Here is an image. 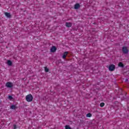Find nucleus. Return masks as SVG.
<instances>
[{
    "label": "nucleus",
    "mask_w": 129,
    "mask_h": 129,
    "mask_svg": "<svg viewBox=\"0 0 129 129\" xmlns=\"http://www.w3.org/2000/svg\"><path fill=\"white\" fill-rule=\"evenodd\" d=\"M5 16L7 17V18H12V16L11 15V14L8 13V12H6L5 13Z\"/></svg>",
    "instance_id": "obj_10"
},
{
    "label": "nucleus",
    "mask_w": 129,
    "mask_h": 129,
    "mask_svg": "<svg viewBox=\"0 0 129 129\" xmlns=\"http://www.w3.org/2000/svg\"><path fill=\"white\" fill-rule=\"evenodd\" d=\"M122 51L123 53V54H128V49H127V47H126V46H123L122 48Z\"/></svg>",
    "instance_id": "obj_2"
},
{
    "label": "nucleus",
    "mask_w": 129,
    "mask_h": 129,
    "mask_svg": "<svg viewBox=\"0 0 129 129\" xmlns=\"http://www.w3.org/2000/svg\"><path fill=\"white\" fill-rule=\"evenodd\" d=\"M118 67H120L121 68H123V67H124V65L121 62H119L118 63Z\"/></svg>",
    "instance_id": "obj_9"
},
{
    "label": "nucleus",
    "mask_w": 129,
    "mask_h": 129,
    "mask_svg": "<svg viewBox=\"0 0 129 129\" xmlns=\"http://www.w3.org/2000/svg\"><path fill=\"white\" fill-rule=\"evenodd\" d=\"M67 55H68V51L64 52L62 55V58L66 59V56H67Z\"/></svg>",
    "instance_id": "obj_8"
},
{
    "label": "nucleus",
    "mask_w": 129,
    "mask_h": 129,
    "mask_svg": "<svg viewBox=\"0 0 129 129\" xmlns=\"http://www.w3.org/2000/svg\"><path fill=\"white\" fill-rule=\"evenodd\" d=\"M11 109H17V107L15 105H12L10 107Z\"/></svg>",
    "instance_id": "obj_12"
},
{
    "label": "nucleus",
    "mask_w": 129,
    "mask_h": 129,
    "mask_svg": "<svg viewBox=\"0 0 129 129\" xmlns=\"http://www.w3.org/2000/svg\"><path fill=\"white\" fill-rule=\"evenodd\" d=\"M57 50V48L55 46H52L50 51L52 53H54V52H56V50Z\"/></svg>",
    "instance_id": "obj_6"
},
{
    "label": "nucleus",
    "mask_w": 129,
    "mask_h": 129,
    "mask_svg": "<svg viewBox=\"0 0 129 129\" xmlns=\"http://www.w3.org/2000/svg\"><path fill=\"white\" fill-rule=\"evenodd\" d=\"M91 116H92V114L90 113L87 114V117H91Z\"/></svg>",
    "instance_id": "obj_14"
},
{
    "label": "nucleus",
    "mask_w": 129,
    "mask_h": 129,
    "mask_svg": "<svg viewBox=\"0 0 129 129\" xmlns=\"http://www.w3.org/2000/svg\"><path fill=\"white\" fill-rule=\"evenodd\" d=\"M66 26L68 28H70L72 27V23L71 22H67L66 23Z\"/></svg>",
    "instance_id": "obj_7"
},
{
    "label": "nucleus",
    "mask_w": 129,
    "mask_h": 129,
    "mask_svg": "<svg viewBox=\"0 0 129 129\" xmlns=\"http://www.w3.org/2000/svg\"><path fill=\"white\" fill-rule=\"evenodd\" d=\"M80 4L77 3L74 5L75 10H78V9H80Z\"/></svg>",
    "instance_id": "obj_5"
},
{
    "label": "nucleus",
    "mask_w": 129,
    "mask_h": 129,
    "mask_svg": "<svg viewBox=\"0 0 129 129\" xmlns=\"http://www.w3.org/2000/svg\"><path fill=\"white\" fill-rule=\"evenodd\" d=\"M125 81H128V79H126Z\"/></svg>",
    "instance_id": "obj_19"
},
{
    "label": "nucleus",
    "mask_w": 129,
    "mask_h": 129,
    "mask_svg": "<svg viewBox=\"0 0 129 129\" xmlns=\"http://www.w3.org/2000/svg\"><path fill=\"white\" fill-rule=\"evenodd\" d=\"M44 71L46 73L49 72V69L47 67H44Z\"/></svg>",
    "instance_id": "obj_13"
},
{
    "label": "nucleus",
    "mask_w": 129,
    "mask_h": 129,
    "mask_svg": "<svg viewBox=\"0 0 129 129\" xmlns=\"http://www.w3.org/2000/svg\"><path fill=\"white\" fill-rule=\"evenodd\" d=\"M104 103H103V102H102V103H101L100 104V106L101 107H103V106H104Z\"/></svg>",
    "instance_id": "obj_17"
},
{
    "label": "nucleus",
    "mask_w": 129,
    "mask_h": 129,
    "mask_svg": "<svg viewBox=\"0 0 129 129\" xmlns=\"http://www.w3.org/2000/svg\"><path fill=\"white\" fill-rule=\"evenodd\" d=\"M6 86L8 87V88H12L13 86H14L13 83L8 82L6 83Z\"/></svg>",
    "instance_id": "obj_3"
},
{
    "label": "nucleus",
    "mask_w": 129,
    "mask_h": 129,
    "mask_svg": "<svg viewBox=\"0 0 129 129\" xmlns=\"http://www.w3.org/2000/svg\"><path fill=\"white\" fill-rule=\"evenodd\" d=\"M14 129H17V125L16 124L14 125Z\"/></svg>",
    "instance_id": "obj_18"
},
{
    "label": "nucleus",
    "mask_w": 129,
    "mask_h": 129,
    "mask_svg": "<svg viewBox=\"0 0 129 129\" xmlns=\"http://www.w3.org/2000/svg\"><path fill=\"white\" fill-rule=\"evenodd\" d=\"M7 64L9 65V66H12V65H13V62H12L11 60H8Z\"/></svg>",
    "instance_id": "obj_11"
},
{
    "label": "nucleus",
    "mask_w": 129,
    "mask_h": 129,
    "mask_svg": "<svg viewBox=\"0 0 129 129\" xmlns=\"http://www.w3.org/2000/svg\"><path fill=\"white\" fill-rule=\"evenodd\" d=\"M8 98L9 99H10V100H13V99H14V98H13V96L9 95L8 96Z\"/></svg>",
    "instance_id": "obj_16"
},
{
    "label": "nucleus",
    "mask_w": 129,
    "mask_h": 129,
    "mask_svg": "<svg viewBox=\"0 0 129 129\" xmlns=\"http://www.w3.org/2000/svg\"><path fill=\"white\" fill-rule=\"evenodd\" d=\"M65 128L66 129H72L71 127H70V126H69V125H67L65 126Z\"/></svg>",
    "instance_id": "obj_15"
},
{
    "label": "nucleus",
    "mask_w": 129,
    "mask_h": 129,
    "mask_svg": "<svg viewBox=\"0 0 129 129\" xmlns=\"http://www.w3.org/2000/svg\"><path fill=\"white\" fill-rule=\"evenodd\" d=\"M115 69V66L114 64H111L109 66V71H114Z\"/></svg>",
    "instance_id": "obj_4"
},
{
    "label": "nucleus",
    "mask_w": 129,
    "mask_h": 129,
    "mask_svg": "<svg viewBox=\"0 0 129 129\" xmlns=\"http://www.w3.org/2000/svg\"><path fill=\"white\" fill-rule=\"evenodd\" d=\"M26 99L28 102L33 101V96L31 94H29L26 96Z\"/></svg>",
    "instance_id": "obj_1"
}]
</instances>
